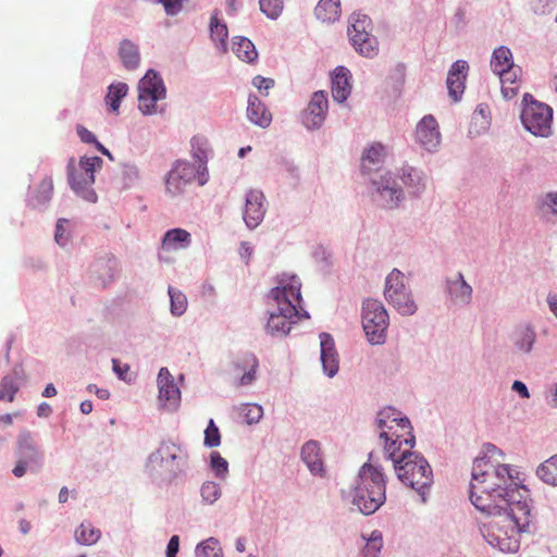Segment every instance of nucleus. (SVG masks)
I'll use <instances>...</instances> for the list:
<instances>
[{
  "label": "nucleus",
  "instance_id": "1",
  "mask_svg": "<svg viewBox=\"0 0 557 557\" xmlns=\"http://www.w3.org/2000/svg\"><path fill=\"white\" fill-rule=\"evenodd\" d=\"M518 471L509 465H497L488 481L476 485L479 492L469 495L472 505L481 512L496 518L482 530L486 542L503 553H516L520 536L531 534L533 500L530 490L518 482Z\"/></svg>",
  "mask_w": 557,
  "mask_h": 557
},
{
  "label": "nucleus",
  "instance_id": "2",
  "mask_svg": "<svg viewBox=\"0 0 557 557\" xmlns=\"http://www.w3.org/2000/svg\"><path fill=\"white\" fill-rule=\"evenodd\" d=\"M300 287L299 278L294 275L287 282L282 280L278 286L270 290L269 298L276 304V309L269 312L267 334L272 337H284L301 317L309 318L307 311L300 312L297 309V304L301 300Z\"/></svg>",
  "mask_w": 557,
  "mask_h": 557
},
{
  "label": "nucleus",
  "instance_id": "3",
  "mask_svg": "<svg viewBox=\"0 0 557 557\" xmlns=\"http://www.w3.org/2000/svg\"><path fill=\"white\" fill-rule=\"evenodd\" d=\"M372 458L370 453L351 487V504L364 516L373 515L386 502V476L382 466L375 465Z\"/></svg>",
  "mask_w": 557,
  "mask_h": 557
},
{
  "label": "nucleus",
  "instance_id": "4",
  "mask_svg": "<svg viewBox=\"0 0 557 557\" xmlns=\"http://www.w3.org/2000/svg\"><path fill=\"white\" fill-rule=\"evenodd\" d=\"M188 468V449L173 442H162L149 455L146 465L149 478L158 486L172 484L178 476L186 474Z\"/></svg>",
  "mask_w": 557,
  "mask_h": 557
},
{
  "label": "nucleus",
  "instance_id": "5",
  "mask_svg": "<svg viewBox=\"0 0 557 557\" xmlns=\"http://www.w3.org/2000/svg\"><path fill=\"white\" fill-rule=\"evenodd\" d=\"M411 449L409 447L403 450L400 460H395L394 469L399 481L414 490L421 496L422 503H425L433 484V471L423 455Z\"/></svg>",
  "mask_w": 557,
  "mask_h": 557
},
{
  "label": "nucleus",
  "instance_id": "6",
  "mask_svg": "<svg viewBox=\"0 0 557 557\" xmlns=\"http://www.w3.org/2000/svg\"><path fill=\"white\" fill-rule=\"evenodd\" d=\"M15 466L12 474L23 478L28 471L36 473L45 465V450L38 440V435L27 429H22L15 441Z\"/></svg>",
  "mask_w": 557,
  "mask_h": 557
},
{
  "label": "nucleus",
  "instance_id": "7",
  "mask_svg": "<svg viewBox=\"0 0 557 557\" xmlns=\"http://www.w3.org/2000/svg\"><path fill=\"white\" fill-rule=\"evenodd\" d=\"M103 160L98 157H82L79 160V173L74 165L73 159L70 160L67 170V180L72 190L88 202L95 203L98 199L92 185L95 183V172L102 166Z\"/></svg>",
  "mask_w": 557,
  "mask_h": 557
},
{
  "label": "nucleus",
  "instance_id": "8",
  "mask_svg": "<svg viewBox=\"0 0 557 557\" xmlns=\"http://www.w3.org/2000/svg\"><path fill=\"white\" fill-rule=\"evenodd\" d=\"M520 120L523 127L536 137L547 138L552 135V107L537 101L529 92H525L522 98Z\"/></svg>",
  "mask_w": 557,
  "mask_h": 557
},
{
  "label": "nucleus",
  "instance_id": "9",
  "mask_svg": "<svg viewBox=\"0 0 557 557\" xmlns=\"http://www.w3.org/2000/svg\"><path fill=\"white\" fill-rule=\"evenodd\" d=\"M383 295L389 306L400 315L411 317L417 313L418 305L413 298L411 288L405 283V274L393 269L384 282Z\"/></svg>",
  "mask_w": 557,
  "mask_h": 557
},
{
  "label": "nucleus",
  "instance_id": "10",
  "mask_svg": "<svg viewBox=\"0 0 557 557\" xmlns=\"http://www.w3.org/2000/svg\"><path fill=\"white\" fill-rule=\"evenodd\" d=\"M362 327L371 345H382L386 342L389 315L384 305L373 298H367L361 307Z\"/></svg>",
  "mask_w": 557,
  "mask_h": 557
},
{
  "label": "nucleus",
  "instance_id": "11",
  "mask_svg": "<svg viewBox=\"0 0 557 557\" xmlns=\"http://www.w3.org/2000/svg\"><path fill=\"white\" fill-rule=\"evenodd\" d=\"M370 181L371 199L377 207L393 210L405 200V191L391 172L377 173Z\"/></svg>",
  "mask_w": 557,
  "mask_h": 557
},
{
  "label": "nucleus",
  "instance_id": "12",
  "mask_svg": "<svg viewBox=\"0 0 557 557\" xmlns=\"http://www.w3.org/2000/svg\"><path fill=\"white\" fill-rule=\"evenodd\" d=\"M372 21L361 13H352L349 17L348 36L356 51L366 58H374L379 53V41L371 34Z\"/></svg>",
  "mask_w": 557,
  "mask_h": 557
},
{
  "label": "nucleus",
  "instance_id": "13",
  "mask_svg": "<svg viewBox=\"0 0 557 557\" xmlns=\"http://www.w3.org/2000/svg\"><path fill=\"white\" fill-rule=\"evenodd\" d=\"M138 109L144 115L158 112L157 102L165 99L166 87L161 75L149 69L138 82Z\"/></svg>",
  "mask_w": 557,
  "mask_h": 557
},
{
  "label": "nucleus",
  "instance_id": "14",
  "mask_svg": "<svg viewBox=\"0 0 557 557\" xmlns=\"http://www.w3.org/2000/svg\"><path fill=\"white\" fill-rule=\"evenodd\" d=\"M198 181V170L187 160H175L164 178L165 191L172 197L184 194L186 187Z\"/></svg>",
  "mask_w": 557,
  "mask_h": 557
},
{
  "label": "nucleus",
  "instance_id": "15",
  "mask_svg": "<svg viewBox=\"0 0 557 557\" xmlns=\"http://www.w3.org/2000/svg\"><path fill=\"white\" fill-rule=\"evenodd\" d=\"M327 110V95L323 90L313 92L307 108L301 112L302 125L308 131L320 129L325 122Z\"/></svg>",
  "mask_w": 557,
  "mask_h": 557
},
{
  "label": "nucleus",
  "instance_id": "16",
  "mask_svg": "<svg viewBox=\"0 0 557 557\" xmlns=\"http://www.w3.org/2000/svg\"><path fill=\"white\" fill-rule=\"evenodd\" d=\"M160 406L168 411H175L181 403V391L168 368H161L157 377Z\"/></svg>",
  "mask_w": 557,
  "mask_h": 557
},
{
  "label": "nucleus",
  "instance_id": "17",
  "mask_svg": "<svg viewBox=\"0 0 557 557\" xmlns=\"http://www.w3.org/2000/svg\"><path fill=\"white\" fill-rule=\"evenodd\" d=\"M490 67L503 82L506 81L510 83H515L517 72H521L519 66L517 69L515 67L512 52L507 46H499L493 50Z\"/></svg>",
  "mask_w": 557,
  "mask_h": 557
},
{
  "label": "nucleus",
  "instance_id": "18",
  "mask_svg": "<svg viewBox=\"0 0 557 557\" xmlns=\"http://www.w3.org/2000/svg\"><path fill=\"white\" fill-rule=\"evenodd\" d=\"M267 212L265 197L259 189H249L245 196L243 220L249 230L261 224Z\"/></svg>",
  "mask_w": 557,
  "mask_h": 557
},
{
  "label": "nucleus",
  "instance_id": "19",
  "mask_svg": "<svg viewBox=\"0 0 557 557\" xmlns=\"http://www.w3.org/2000/svg\"><path fill=\"white\" fill-rule=\"evenodd\" d=\"M399 178L412 198H420L426 189L428 176L423 170L405 163L398 171Z\"/></svg>",
  "mask_w": 557,
  "mask_h": 557
},
{
  "label": "nucleus",
  "instance_id": "20",
  "mask_svg": "<svg viewBox=\"0 0 557 557\" xmlns=\"http://www.w3.org/2000/svg\"><path fill=\"white\" fill-rule=\"evenodd\" d=\"M320 338V360L323 373L327 377H334L339 370V358L335 343L331 334L322 332Z\"/></svg>",
  "mask_w": 557,
  "mask_h": 557
},
{
  "label": "nucleus",
  "instance_id": "21",
  "mask_svg": "<svg viewBox=\"0 0 557 557\" xmlns=\"http://www.w3.org/2000/svg\"><path fill=\"white\" fill-rule=\"evenodd\" d=\"M417 141L429 152L437 149L441 143L438 125L433 115H425L416 128Z\"/></svg>",
  "mask_w": 557,
  "mask_h": 557
},
{
  "label": "nucleus",
  "instance_id": "22",
  "mask_svg": "<svg viewBox=\"0 0 557 557\" xmlns=\"http://www.w3.org/2000/svg\"><path fill=\"white\" fill-rule=\"evenodd\" d=\"M469 65L465 60L455 61L448 70L446 85L449 97L459 101L465 91V83L468 76Z\"/></svg>",
  "mask_w": 557,
  "mask_h": 557
},
{
  "label": "nucleus",
  "instance_id": "23",
  "mask_svg": "<svg viewBox=\"0 0 557 557\" xmlns=\"http://www.w3.org/2000/svg\"><path fill=\"white\" fill-rule=\"evenodd\" d=\"M191 156L198 162V185L203 186L209 181V170L207 166L209 153L211 151L210 144L205 136H194L190 139Z\"/></svg>",
  "mask_w": 557,
  "mask_h": 557
},
{
  "label": "nucleus",
  "instance_id": "24",
  "mask_svg": "<svg viewBox=\"0 0 557 557\" xmlns=\"http://www.w3.org/2000/svg\"><path fill=\"white\" fill-rule=\"evenodd\" d=\"M510 341L518 352L529 355L536 342V332L531 323H519L510 334Z\"/></svg>",
  "mask_w": 557,
  "mask_h": 557
},
{
  "label": "nucleus",
  "instance_id": "25",
  "mask_svg": "<svg viewBox=\"0 0 557 557\" xmlns=\"http://www.w3.org/2000/svg\"><path fill=\"white\" fill-rule=\"evenodd\" d=\"M446 293L456 305L467 306L472 300L473 289L469 285L461 272H458L455 278L446 280Z\"/></svg>",
  "mask_w": 557,
  "mask_h": 557
},
{
  "label": "nucleus",
  "instance_id": "26",
  "mask_svg": "<svg viewBox=\"0 0 557 557\" xmlns=\"http://www.w3.org/2000/svg\"><path fill=\"white\" fill-rule=\"evenodd\" d=\"M300 457L312 475H324L325 469L321 458L320 443L318 441H307L301 447Z\"/></svg>",
  "mask_w": 557,
  "mask_h": 557
},
{
  "label": "nucleus",
  "instance_id": "27",
  "mask_svg": "<svg viewBox=\"0 0 557 557\" xmlns=\"http://www.w3.org/2000/svg\"><path fill=\"white\" fill-rule=\"evenodd\" d=\"M246 115L249 122L261 128H268L272 122L270 110L255 94L248 96Z\"/></svg>",
  "mask_w": 557,
  "mask_h": 557
},
{
  "label": "nucleus",
  "instance_id": "28",
  "mask_svg": "<svg viewBox=\"0 0 557 557\" xmlns=\"http://www.w3.org/2000/svg\"><path fill=\"white\" fill-rule=\"evenodd\" d=\"M377 417L384 419L385 421L395 424L401 431H405L407 434V438L404 440L405 445H408L410 448H413L416 444V437L413 435V428L408 417L401 416V412L398 411L394 407H385L377 412Z\"/></svg>",
  "mask_w": 557,
  "mask_h": 557
},
{
  "label": "nucleus",
  "instance_id": "29",
  "mask_svg": "<svg viewBox=\"0 0 557 557\" xmlns=\"http://www.w3.org/2000/svg\"><path fill=\"white\" fill-rule=\"evenodd\" d=\"M350 72L345 66H336L332 76V96L335 101L343 103L351 92Z\"/></svg>",
  "mask_w": 557,
  "mask_h": 557
},
{
  "label": "nucleus",
  "instance_id": "30",
  "mask_svg": "<svg viewBox=\"0 0 557 557\" xmlns=\"http://www.w3.org/2000/svg\"><path fill=\"white\" fill-rule=\"evenodd\" d=\"M235 368L244 372L238 380V385L248 386L257 379L259 360L253 352H245L235 362Z\"/></svg>",
  "mask_w": 557,
  "mask_h": 557
},
{
  "label": "nucleus",
  "instance_id": "31",
  "mask_svg": "<svg viewBox=\"0 0 557 557\" xmlns=\"http://www.w3.org/2000/svg\"><path fill=\"white\" fill-rule=\"evenodd\" d=\"M116 267L115 258H99L90 265V273L104 287L114 278Z\"/></svg>",
  "mask_w": 557,
  "mask_h": 557
},
{
  "label": "nucleus",
  "instance_id": "32",
  "mask_svg": "<svg viewBox=\"0 0 557 557\" xmlns=\"http://www.w3.org/2000/svg\"><path fill=\"white\" fill-rule=\"evenodd\" d=\"M496 466H493L486 455L483 457H478L473 461L472 472H471V483L469 487V493L471 494L476 490L479 492V487L476 485H483L486 481H488V475L491 471Z\"/></svg>",
  "mask_w": 557,
  "mask_h": 557
},
{
  "label": "nucleus",
  "instance_id": "33",
  "mask_svg": "<svg viewBox=\"0 0 557 557\" xmlns=\"http://www.w3.org/2000/svg\"><path fill=\"white\" fill-rule=\"evenodd\" d=\"M119 58L123 66L128 71H135L140 64V52L139 47L129 39H123L120 42Z\"/></svg>",
  "mask_w": 557,
  "mask_h": 557
},
{
  "label": "nucleus",
  "instance_id": "34",
  "mask_svg": "<svg viewBox=\"0 0 557 557\" xmlns=\"http://www.w3.org/2000/svg\"><path fill=\"white\" fill-rule=\"evenodd\" d=\"M536 209L542 219L557 222V191H547L536 198Z\"/></svg>",
  "mask_w": 557,
  "mask_h": 557
},
{
  "label": "nucleus",
  "instance_id": "35",
  "mask_svg": "<svg viewBox=\"0 0 557 557\" xmlns=\"http://www.w3.org/2000/svg\"><path fill=\"white\" fill-rule=\"evenodd\" d=\"M379 437L384 440V455L386 459L392 460L395 467V460H400V454L403 453L400 448L405 444L404 440L407 436L397 432H392V435H388L387 431H383L380 432Z\"/></svg>",
  "mask_w": 557,
  "mask_h": 557
},
{
  "label": "nucleus",
  "instance_id": "36",
  "mask_svg": "<svg viewBox=\"0 0 557 557\" xmlns=\"http://www.w3.org/2000/svg\"><path fill=\"white\" fill-rule=\"evenodd\" d=\"M232 51L239 60L247 63H253L258 59V51L255 44L244 36H235L233 38Z\"/></svg>",
  "mask_w": 557,
  "mask_h": 557
},
{
  "label": "nucleus",
  "instance_id": "37",
  "mask_svg": "<svg viewBox=\"0 0 557 557\" xmlns=\"http://www.w3.org/2000/svg\"><path fill=\"white\" fill-rule=\"evenodd\" d=\"M52 193V178L47 176L40 182L36 191L29 196L28 205L34 209L44 210L51 200Z\"/></svg>",
  "mask_w": 557,
  "mask_h": 557
},
{
  "label": "nucleus",
  "instance_id": "38",
  "mask_svg": "<svg viewBox=\"0 0 557 557\" xmlns=\"http://www.w3.org/2000/svg\"><path fill=\"white\" fill-rule=\"evenodd\" d=\"M341 13L339 0H320L314 8V15L324 23H332L338 20Z\"/></svg>",
  "mask_w": 557,
  "mask_h": 557
},
{
  "label": "nucleus",
  "instance_id": "39",
  "mask_svg": "<svg viewBox=\"0 0 557 557\" xmlns=\"http://www.w3.org/2000/svg\"><path fill=\"white\" fill-rule=\"evenodd\" d=\"M190 234L183 228H172L162 238L164 249L186 248L190 245Z\"/></svg>",
  "mask_w": 557,
  "mask_h": 557
},
{
  "label": "nucleus",
  "instance_id": "40",
  "mask_svg": "<svg viewBox=\"0 0 557 557\" xmlns=\"http://www.w3.org/2000/svg\"><path fill=\"white\" fill-rule=\"evenodd\" d=\"M76 543L79 545L91 546L101 537V531L95 528L91 522H82L74 532Z\"/></svg>",
  "mask_w": 557,
  "mask_h": 557
},
{
  "label": "nucleus",
  "instance_id": "41",
  "mask_svg": "<svg viewBox=\"0 0 557 557\" xmlns=\"http://www.w3.org/2000/svg\"><path fill=\"white\" fill-rule=\"evenodd\" d=\"M128 86L126 83L117 82L108 87V94L104 98L107 106L112 112H117L122 100L127 96Z\"/></svg>",
  "mask_w": 557,
  "mask_h": 557
},
{
  "label": "nucleus",
  "instance_id": "42",
  "mask_svg": "<svg viewBox=\"0 0 557 557\" xmlns=\"http://www.w3.org/2000/svg\"><path fill=\"white\" fill-rule=\"evenodd\" d=\"M536 475L545 484L557 486V454L536 468Z\"/></svg>",
  "mask_w": 557,
  "mask_h": 557
},
{
  "label": "nucleus",
  "instance_id": "43",
  "mask_svg": "<svg viewBox=\"0 0 557 557\" xmlns=\"http://www.w3.org/2000/svg\"><path fill=\"white\" fill-rule=\"evenodd\" d=\"M383 146L372 145L367 149L361 157V171L364 174H369L373 169L379 168L382 162Z\"/></svg>",
  "mask_w": 557,
  "mask_h": 557
},
{
  "label": "nucleus",
  "instance_id": "44",
  "mask_svg": "<svg viewBox=\"0 0 557 557\" xmlns=\"http://www.w3.org/2000/svg\"><path fill=\"white\" fill-rule=\"evenodd\" d=\"M195 557H223L221 543L216 537H208L195 547Z\"/></svg>",
  "mask_w": 557,
  "mask_h": 557
},
{
  "label": "nucleus",
  "instance_id": "45",
  "mask_svg": "<svg viewBox=\"0 0 557 557\" xmlns=\"http://www.w3.org/2000/svg\"><path fill=\"white\" fill-rule=\"evenodd\" d=\"M170 312L173 317H181L187 310V298L180 289L169 286Z\"/></svg>",
  "mask_w": 557,
  "mask_h": 557
},
{
  "label": "nucleus",
  "instance_id": "46",
  "mask_svg": "<svg viewBox=\"0 0 557 557\" xmlns=\"http://www.w3.org/2000/svg\"><path fill=\"white\" fill-rule=\"evenodd\" d=\"M210 36L213 41H219L223 48L226 49V39L228 37V29L224 22L218 18V11L210 17Z\"/></svg>",
  "mask_w": 557,
  "mask_h": 557
},
{
  "label": "nucleus",
  "instance_id": "47",
  "mask_svg": "<svg viewBox=\"0 0 557 557\" xmlns=\"http://www.w3.org/2000/svg\"><path fill=\"white\" fill-rule=\"evenodd\" d=\"M200 496L203 505H213L222 496V488L214 481H205L200 486Z\"/></svg>",
  "mask_w": 557,
  "mask_h": 557
},
{
  "label": "nucleus",
  "instance_id": "48",
  "mask_svg": "<svg viewBox=\"0 0 557 557\" xmlns=\"http://www.w3.org/2000/svg\"><path fill=\"white\" fill-rule=\"evenodd\" d=\"M383 548V535L380 530H373L362 549L363 557H379Z\"/></svg>",
  "mask_w": 557,
  "mask_h": 557
},
{
  "label": "nucleus",
  "instance_id": "49",
  "mask_svg": "<svg viewBox=\"0 0 557 557\" xmlns=\"http://www.w3.org/2000/svg\"><path fill=\"white\" fill-rule=\"evenodd\" d=\"M20 383L12 375H4L0 381V400L12 403L20 389Z\"/></svg>",
  "mask_w": 557,
  "mask_h": 557
},
{
  "label": "nucleus",
  "instance_id": "50",
  "mask_svg": "<svg viewBox=\"0 0 557 557\" xmlns=\"http://www.w3.org/2000/svg\"><path fill=\"white\" fill-rule=\"evenodd\" d=\"M285 0H259L260 11L270 20H277L284 10Z\"/></svg>",
  "mask_w": 557,
  "mask_h": 557
},
{
  "label": "nucleus",
  "instance_id": "51",
  "mask_svg": "<svg viewBox=\"0 0 557 557\" xmlns=\"http://www.w3.org/2000/svg\"><path fill=\"white\" fill-rule=\"evenodd\" d=\"M210 469L218 479L224 480L228 474V462L219 451H211Z\"/></svg>",
  "mask_w": 557,
  "mask_h": 557
},
{
  "label": "nucleus",
  "instance_id": "52",
  "mask_svg": "<svg viewBox=\"0 0 557 557\" xmlns=\"http://www.w3.org/2000/svg\"><path fill=\"white\" fill-rule=\"evenodd\" d=\"M239 413L247 424H255L262 418L263 409L257 404H243L239 408Z\"/></svg>",
  "mask_w": 557,
  "mask_h": 557
},
{
  "label": "nucleus",
  "instance_id": "53",
  "mask_svg": "<svg viewBox=\"0 0 557 557\" xmlns=\"http://www.w3.org/2000/svg\"><path fill=\"white\" fill-rule=\"evenodd\" d=\"M221 444L220 430L213 419H210L205 430L203 445L208 448L218 447Z\"/></svg>",
  "mask_w": 557,
  "mask_h": 557
},
{
  "label": "nucleus",
  "instance_id": "54",
  "mask_svg": "<svg viewBox=\"0 0 557 557\" xmlns=\"http://www.w3.org/2000/svg\"><path fill=\"white\" fill-rule=\"evenodd\" d=\"M70 221L66 219H59L55 225L54 239L61 247H65L70 240Z\"/></svg>",
  "mask_w": 557,
  "mask_h": 557
},
{
  "label": "nucleus",
  "instance_id": "55",
  "mask_svg": "<svg viewBox=\"0 0 557 557\" xmlns=\"http://www.w3.org/2000/svg\"><path fill=\"white\" fill-rule=\"evenodd\" d=\"M122 177L125 187H132L139 181V170L135 164L125 163L122 168Z\"/></svg>",
  "mask_w": 557,
  "mask_h": 557
},
{
  "label": "nucleus",
  "instance_id": "56",
  "mask_svg": "<svg viewBox=\"0 0 557 557\" xmlns=\"http://www.w3.org/2000/svg\"><path fill=\"white\" fill-rule=\"evenodd\" d=\"M556 0H531V9L537 15L549 14L555 8Z\"/></svg>",
  "mask_w": 557,
  "mask_h": 557
},
{
  "label": "nucleus",
  "instance_id": "57",
  "mask_svg": "<svg viewBox=\"0 0 557 557\" xmlns=\"http://www.w3.org/2000/svg\"><path fill=\"white\" fill-rule=\"evenodd\" d=\"M406 78V66L404 63H397L389 72L388 79L395 83L396 88L403 86Z\"/></svg>",
  "mask_w": 557,
  "mask_h": 557
},
{
  "label": "nucleus",
  "instance_id": "58",
  "mask_svg": "<svg viewBox=\"0 0 557 557\" xmlns=\"http://www.w3.org/2000/svg\"><path fill=\"white\" fill-rule=\"evenodd\" d=\"M274 79L257 75L252 78V85L264 96H268V91L274 87Z\"/></svg>",
  "mask_w": 557,
  "mask_h": 557
},
{
  "label": "nucleus",
  "instance_id": "59",
  "mask_svg": "<svg viewBox=\"0 0 557 557\" xmlns=\"http://www.w3.org/2000/svg\"><path fill=\"white\" fill-rule=\"evenodd\" d=\"M112 369L116 376L122 381H127V373L129 371V366L126 363H121L117 359H112Z\"/></svg>",
  "mask_w": 557,
  "mask_h": 557
},
{
  "label": "nucleus",
  "instance_id": "60",
  "mask_svg": "<svg viewBox=\"0 0 557 557\" xmlns=\"http://www.w3.org/2000/svg\"><path fill=\"white\" fill-rule=\"evenodd\" d=\"M77 135L79 136L81 140L85 144H97V137L95 134L90 131H88L86 127L78 125L77 128Z\"/></svg>",
  "mask_w": 557,
  "mask_h": 557
},
{
  "label": "nucleus",
  "instance_id": "61",
  "mask_svg": "<svg viewBox=\"0 0 557 557\" xmlns=\"http://www.w3.org/2000/svg\"><path fill=\"white\" fill-rule=\"evenodd\" d=\"M178 549H180V536L174 534L170 537V540L168 542L165 556L166 557H176Z\"/></svg>",
  "mask_w": 557,
  "mask_h": 557
},
{
  "label": "nucleus",
  "instance_id": "62",
  "mask_svg": "<svg viewBox=\"0 0 557 557\" xmlns=\"http://www.w3.org/2000/svg\"><path fill=\"white\" fill-rule=\"evenodd\" d=\"M511 389L516 392L521 398H530L529 388L522 381H513Z\"/></svg>",
  "mask_w": 557,
  "mask_h": 557
},
{
  "label": "nucleus",
  "instance_id": "63",
  "mask_svg": "<svg viewBox=\"0 0 557 557\" xmlns=\"http://www.w3.org/2000/svg\"><path fill=\"white\" fill-rule=\"evenodd\" d=\"M89 393H95L96 396L101 400H107L110 397V392L107 388H100L96 384H89L87 386Z\"/></svg>",
  "mask_w": 557,
  "mask_h": 557
},
{
  "label": "nucleus",
  "instance_id": "64",
  "mask_svg": "<svg viewBox=\"0 0 557 557\" xmlns=\"http://www.w3.org/2000/svg\"><path fill=\"white\" fill-rule=\"evenodd\" d=\"M225 5L226 13L230 16L236 15L239 9L242 8V3L239 2V0H225Z\"/></svg>",
  "mask_w": 557,
  "mask_h": 557
}]
</instances>
